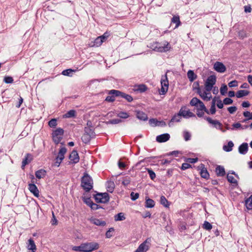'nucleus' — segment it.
<instances>
[{"label":"nucleus","mask_w":252,"mask_h":252,"mask_svg":"<svg viewBox=\"0 0 252 252\" xmlns=\"http://www.w3.org/2000/svg\"><path fill=\"white\" fill-rule=\"evenodd\" d=\"M117 116L120 118L126 119L129 117V115L126 112L121 111L117 114Z\"/></svg>","instance_id":"obj_40"},{"label":"nucleus","mask_w":252,"mask_h":252,"mask_svg":"<svg viewBox=\"0 0 252 252\" xmlns=\"http://www.w3.org/2000/svg\"><path fill=\"white\" fill-rule=\"evenodd\" d=\"M103 42V40L101 39V37L99 36L97 37L95 39L94 42V44L92 45L93 46H95L96 47H98L100 46L102 43Z\"/></svg>","instance_id":"obj_38"},{"label":"nucleus","mask_w":252,"mask_h":252,"mask_svg":"<svg viewBox=\"0 0 252 252\" xmlns=\"http://www.w3.org/2000/svg\"><path fill=\"white\" fill-rule=\"evenodd\" d=\"M32 160V156L31 154H27L24 158H23L21 168L24 169L25 166L30 163Z\"/></svg>","instance_id":"obj_14"},{"label":"nucleus","mask_w":252,"mask_h":252,"mask_svg":"<svg viewBox=\"0 0 252 252\" xmlns=\"http://www.w3.org/2000/svg\"><path fill=\"white\" fill-rule=\"evenodd\" d=\"M158 121L156 119H150L149 121L150 125L152 126H156L158 125Z\"/></svg>","instance_id":"obj_48"},{"label":"nucleus","mask_w":252,"mask_h":252,"mask_svg":"<svg viewBox=\"0 0 252 252\" xmlns=\"http://www.w3.org/2000/svg\"><path fill=\"white\" fill-rule=\"evenodd\" d=\"M122 122V121L121 119H114L110 120L109 121H107L106 122V124H107L115 125V124H119V123H121Z\"/></svg>","instance_id":"obj_43"},{"label":"nucleus","mask_w":252,"mask_h":252,"mask_svg":"<svg viewBox=\"0 0 252 252\" xmlns=\"http://www.w3.org/2000/svg\"><path fill=\"white\" fill-rule=\"evenodd\" d=\"M216 174L218 176L222 177L225 174V170L223 166L220 165H218L216 168Z\"/></svg>","instance_id":"obj_21"},{"label":"nucleus","mask_w":252,"mask_h":252,"mask_svg":"<svg viewBox=\"0 0 252 252\" xmlns=\"http://www.w3.org/2000/svg\"><path fill=\"white\" fill-rule=\"evenodd\" d=\"M166 44L162 45L161 43L158 42H154L151 44L150 48L157 52H166L169 50L170 47L169 46L168 42H166Z\"/></svg>","instance_id":"obj_2"},{"label":"nucleus","mask_w":252,"mask_h":252,"mask_svg":"<svg viewBox=\"0 0 252 252\" xmlns=\"http://www.w3.org/2000/svg\"><path fill=\"white\" fill-rule=\"evenodd\" d=\"M76 111L74 110H70L63 115V118H73L75 116Z\"/></svg>","instance_id":"obj_34"},{"label":"nucleus","mask_w":252,"mask_h":252,"mask_svg":"<svg viewBox=\"0 0 252 252\" xmlns=\"http://www.w3.org/2000/svg\"><path fill=\"white\" fill-rule=\"evenodd\" d=\"M181 115H180V111L179 113L175 115L171 119V120L170 121L168 125L169 126H171L172 125V123L174 122H179L180 121Z\"/></svg>","instance_id":"obj_28"},{"label":"nucleus","mask_w":252,"mask_h":252,"mask_svg":"<svg viewBox=\"0 0 252 252\" xmlns=\"http://www.w3.org/2000/svg\"><path fill=\"white\" fill-rule=\"evenodd\" d=\"M121 98H125L128 102H131L133 100L132 96L129 94L122 93Z\"/></svg>","instance_id":"obj_44"},{"label":"nucleus","mask_w":252,"mask_h":252,"mask_svg":"<svg viewBox=\"0 0 252 252\" xmlns=\"http://www.w3.org/2000/svg\"><path fill=\"white\" fill-rule=\"evenodd\" d=\"M238 86V82L236 80H233L228 83V86L230 88L237 87Z\"/></svg>","instance_id":"obj_61"},{"label":"nucleus","mask_w":252,"mask_h":252,"mask_svg":"<svg viewBox=\"0 0 252 252\" xmlns=\"http://www.w3.org/2000/svg\"><path fill=\"white\" fill-rule=\"evenodd\" d=\"M227 179L228 181L232 184H238V182L236 180L232 175H229V174L227 175Z\"/></svg>","instance_id":"obj_46"},{"label":"nucleus","mask_w":252,"mask_h":252,"mask_svg":"<svg viewBox=\"0 0 252 252\" xmlns=\"http://www.w3.org/2000/svg\"><path fill=\"white\" fill-rule=\"evenodd\" d=\"M216 82V76L214 75L209 76L207 78L205 83V89L206 91L210 92L212 90L213 88V86L215 84Z\"/></svg>","instance_id":"obj_4"},{"label":"nucleus","mask_w":252,"mask_h":252,"mask_svg":"<svg viewBox=\"0 0 252 252\" xmlns=\"http://www.w3.org/2000/svg\"><path fill=\"white\" fill-rule=\"evenodd\" d=\"M214 69L218 72L223 73L226 71V67L221 62H217L214 64Z\"/></svg>","instance_id":"obj_10"},{"label":"nucleus","mask_w":252,"mask_h":252,"mask_svg":"<svg viewBox=\"0 0 252 252\" xmlns=\"http://www.w3.org/2000/svg\"><path fill=\"white\" fill-rule=\"evenodd\" d=\"M3 81L6 84H10L13 83V79L11 76H6L4 77Z\"/></svg>","instance_id":"obj_54"},{"label":"nucleus","mask_w":252,"mask_h":252,"mask_svg":"<svg viewBox=\"0 0 252 252\" xmlns=\"http://www.w3.org/2000/svg\"><path fill=\"white\" fill-rule=\"evenodd\" d=\"M191 167V165L188 163H183L182 165L181 169L183 170L187 169Z\"/></svg>","instance_id":"obj_64"},{"label":"nucleus","mask_w":252,"mask_h":252,"mask_svg":"<svg viewBox=\"0 0 252 252\" xmlns=\"http://www.w3.org/2000/svg\"><path fill=\"white\" fill-rule=\"evenodd\" d=\"M198 168L201 170L200 174L201 177L206 179H208L209 177V174L206 168L204 167V165L203 164H201Z\"/></svg>","instance_id":"obj_16"},{"label":"nucleus","mask_w":252,"mask_h":252,"mask_svg":"<svg viewBox=\"0 0 252 252\" xmlns=\"http://www.w3.org/2000/svg\"><path fill=\"white\" fill-rule=\"evenodd\" d=\"M204 119L206 120L209 124L213 125L214 127L217 129L224 132L225 130L222 129V125L218 120H212L210 117H204Z\"/></svg>","instance_id":"obj_9"},{"label":"nucleus","mask_w":252,"mask_h":252,"mask_svg":"<svg viewBox=\"0 0 252 252\" xmlns=\"http://www.w3.org/2000/svg\"><path fill=\"white\" fill-rule=\"evenodd\" d=\"M179 111L180 115H181V116H183L185 118L195 117V115L189 110L187 111L183 110V108H181Z\"/></svg>","instance_id":"obj_17"},{"label":"nucleus","mask_w":252,"mask_h":252,"mask_svg":"<svg viewBox=\"0 0 252 252\" xmlns=\"http://www.w3.org/2000/svg\"><path fill=\"white\" fill-rule=\"evenodd\" d=\"M83 252H91L99 248V245L95 242L85 243L82 244Z\"/></svg>","instance_id":"obj_3"},{"label":"nucleus","mask_w":252,"mask_h":252,"mask_svg":"<svg viewBox=\"0 0 252 252\" xmlns=\"http://www.w3.org/2000/svg\"><path fill=\"white\" fill-rule=\"evenodd\" d=\"M69 158L72 163H77L79 161V157L77 152L75 150L72 151L69 155Z\"/></svg>","instance_id":"obj_13"},{"label":"nucleus","mask_w":252,"mask_h":252,"mask_svg":"<svg viewBox=\"0 0 252 252\" xmlns=\"http://www.w3.org/2000/svg\"><path fill=\"white\" fill-rule=\"evenodd\" d=\"M46 174V171L44 169H40L37 170L35 173V175L38 179L43 178L45 176Z\"/></svg>","instance_id":"obj_24"},{"label":"nucleus","mask_w":252,"mask_h":252,"mask_svg":"<svg viewBox=\"0 0 252 252\" xmlns=\"http://www.w3.org/2000/svg\"><path fill=\"white\" fill-rule=\"evenodd\" d=\"M197 109L199 110H206V107L203 102L200 101V102L199 103V104L196 106Z\"/></svg>","instance_id":"obj_60"},{"label":"nucleus","mask_w":252,"mask_h":252,"mask_svg":"<svg viewBox=\"0 0 252 252\" xmlns=\"http://www.w3.org/2000/svg\"><path fill=\"white\" fill-rule=\"evenodd\" d=\"M136 116L137 119L141 121H146L148 119L147 115L143 111H136Z\"/></svg>","instance_id":"obj_19"},{"label":"nucleus","mask_w":252,"mask_h":252,"mask_svg":"<svg viewBox=\"0 0 252 252\" xmlns=\"http://www.w3.org/2000/svg\"><path fill=\"white\" fill-rule=\"evenodd\" d=\"M145 169L148 171L151 180H154L156 177L155 173L150 168H146Z\"/></svg>","instance_id":"obj_41"},{"label":"nucleus","mask_w":252,"mask_h":252,"mask_svg":"<svg viewBox=\"0 0 252 252\" xmlns=\"http://www.w3.org/2000/svg\"><path fill=\"white\" fill-rule=\"evenodd\" d=\"M223 103L225 105H229L233 103V100L230 98H225L223 100Z\"/></svg>","instance_id":"obj_57"},{"label":"nucleus","mask_w":252,"mask_h":252,"mask_svg":"<svg viewBox=\"0 0 252 252\" xmlns=\"http://www.w3.org/2000/svg\"><path fill=\"white\" fill-rule=\"evenodd\" d=\"M29 189L31 193H32L34 196L36 197H38L39 196V191L36 186V185L33 183H31L29 184Z\"/></svg>","instance_id":"obj_12"},{"label":"nucleus","mask_w":252,"mask_h":252,"mask_svg":"<svg viewBox=\"0 0 252 252\" xmlns=\"http://www.w3.org/2000/svg\"><path fill=\"white\" fill-rule=\"evenodd\" d=\"M106 187L108 191L111 193L113 192L115 189V184L114 182L111 181L107 182Z\"/></svg>","instance_id":"obj_23"},{"label":"nucleus","mask_w":252,"mask_h":252,"mask_svg":"<svg viewBox=\"0 0 252 252\" xmlns=\"http://www.w3.org/2000/svg\"><path fill=\"white\" fill-rule=\"evenodd\" d=\"M184 139L186 141H188L190 139L191 134L188 131H184L183 132Z\"/></svg>","instance_id":"obj_45"},{"label":"nucleus","mask_w":252,"mask_h":252,"mask_svg":"<svg viewBox=\"0 0 252 252\" xmlns=\"http://www.w3.org/2000/svg\"><path fill=\"white\" fill-rule=\"evenodd\" d=\"M216 112V109L215 104H214V103H213V104H211V108L210 109V112L211 114L214 115L215 114Z\"/></svg>","instance_id":"obj_62"},{"label":"nucleus","mask_w":252,"mask_h":252,"mask_svg":"<svg viewBox=\"0 0 252 252\" xmlns=\"http://www.w3.org/2000/svg\"><path fill=\"white\" fill-rule=\"evenodd\" d=\"M249 94V92L247 90H239L236 94V96L237 98H241L245 96H247Z\"/></svg>","instance_id":"obj_30"},{"label":"nucleus","mask_w":252,"mask_h":252,"mask_svg":"<svg viewBox=\"0 0 252 252\" xmlns=\"http://www.w3.org/2000/svg\"><path fill=\"white\" fill-rule=\"evenodd\" d=\"M114 231V229L112 227L109 228V229L107 231L105 234V236L107 238H110L112 236L111 232Z\"/></svg>","instance_id":"obj_56"},{"label":"nucleus","mask_w":252,"mask_h":252,"mask_svg":"<svg viewBox=\"0 0 252 252\" xmlns=\"http://www.w3.org/2000/svg\"><path fill=\"white\" fill-rule=\"evenodd\" d=\"M83 200L84 202L89 207H91L92 204L93 203L91 198L90 197H83Z\"/></svg>","instance_id":"obj_53"},{"label":"nucleus","mask_w":252,"mask_h":252,"mask_svg":"<svg viewBox=\"0 0 252 252\" xmlns=\"http://www.w3.org/2000/svg\"><path fill=\"white\" fill-rule=\"evenodd\" d=\"M200 100L198 99L197 97H193L191 99V100L190 101V104L191 106H196L199 104V103L200 102Z\"/></svg>","instance_id":"obj_42"},{"label":"nucleus","mask_w":252,"mask_h":252,"mask_svg":"<svg viewBox=\"0 0 252 252\" xmlns=\"http://www.w3.org/2000/svg\"><path fill=\"white\" fill-rule=\"evenodd\" d=\"M234 146V144L232 141H230L228 142L227 145H224L223 146V150L227 152H229L232 150V148Z\"/></svg>","instance_id":"obj_25"},{"label":"nucleus","mask_w":252,"mask_h":252,"mask_svg":"<svg viewBox=\"0 0 252 252\" xmlns=\"http://www.w3.org/2000/svg\"><path fill=\"white\" fill-rule=\"evenodd\" d=\"M66 152V149L65 147H62L60 149L58 155L57 157L58 158V160H60V161H62L64 158V154Z\"/></svg>","instance_id":"obj_20"},{"label":"nucleus","mask_w":252,"mask_h":252,"mask_svg":"<svg viewBox=\"0 0 252 252\" xmlns=\"http://www.w3.org/2000/svg\"><path fill=\"white\" fill-rule=\"evenodd\" d=\"M28 242V249L30 250H32V252H34L36 248L34 241L32 239H30Z\"/></svg>","instance_id":"obj_29"},{"label":"nucleus","mask_w":252,"mask_h":252,"mask_svg":"<svg viewBox=\"0 0 252 252\" xmlns=\"http://www.w3.org/2000/svg\"><path fill=\"white\" fill-rule=\"evenodd\" d=\"M139 193L131 192L130 193L131 199L132 200L134 201L139 197Z\"/></svg>","instance_id":"obj_58"},{"label":"nucleus","mask_w":252,"mask_h":252,"mask_svg":"<svg viewBox=\"0 0 252 252\" xmlns=\"http://www.w3.org/2000/svg\"><path fill=\"white\" fill-rule=\"evenodd\" d=\"M171 23H175L176 24L175 29L178 28L179 26H180L181 24V23L180 20L179 16L178 15L173 16V17L171 19Z\"/></svg>","instance_id":"obj_27"},{"label":"nucleus","mask_w":252,"mask_h":252,"mask_svg":"<svg viewBox=\"0 0 252 252\" xmlns=\"http://www.w3.org/2000/svg\"><path fill=\"white\" fill-rule=\"evenodd\" d=\"M92 138L91 136H89L88 134L85 133H84L81 137L83 142L85 144L88 143Z\"/></svg>","instance_id":"obj_37"},{"label":"nucleus","mask_w":252,"mask_h":252,"mask_svg":"<svg viewBox=\"0 0 252 252\" xmlns=\"http://www.w3.org/2000/svg\"><path fill=\"white\" fill-rule=\"evenodd\" d=\"M85 133L87 134L89 136H91L92 138L94 136V131L89 127L85 128Z\"/></svg>","instance_id":"obj_49"},{"label":"nucleus","mask_w":252,"mask_h":252,"mask_svg":"<svg viewBox=\"0 0 252 252\" xmlns=\"http://www.w3.org/2000/svg\"><path fill=\"white\" fill-rule=\"evenodd\" d=\"M130 178L129 177H126L124 179L122 182V184L125 186H126L130 184Z\"/></svg>","instance_id":"obj_55"},{"label":"nucleus","mask_w":252,"mask_h":252,"mask_svg":"<svg viewBox=\"0 0 252 252\" xmlns=\"http://www.w3.org/2000/svg\"><path fill=\"white\" fill-rule=\"evenodd\" d=\"M160 203L161 204L163 205L164 207L166 208H168L169 206V201L166 199L165 197L164 196L162 195L160 197Z\"/></svg>","instance_id":"obj_32"},{"label":"nucleus","mask_w":252,"mask_h":252,"mask_svg":"<svg viewBox=\"0 0 252 252\" xmlns=\"http://www.w3.org/2000/svg\"><path fill=\"white\" fill-rule=\"evenodd\" d=\"M147 89V87L146 85L141 84L138 86L137 90L139 91L140 93H142L145 92Z\"/></svg>","instance_id":"obj_50"},{"label":"nucleus","mask_w":252,"mask_h":252,"mask_svg":"<svg viewBox=\"0 0 252 252\" xmlns=\"http://www.w3.org/2000/svg\"><path fill=\"white\" fill-rule=\"evenodd\" d=\"M63 134V130L61 128H58L53 132V140L55 143L58 144L60 142Z\"/></svg>","instance_id":"obj_8"},{"label":"nucleus","mask_w":252,"mask_h":252,"mask_svg":"<svg viewBox=\"0 0 252 252\" xmlns=\"http://www.w3.org/2000/svg\"><path fill=\"white\" fill-rule=\"evenodd\" d=\"M90 221L91 223L94 224L97 226H104L106 225V223L105 221L101 219L92 218L90 219Z\"/></svg>","instance_id":"obj_15"},{"label":"nucleus","mask_w":252,"mask_h":252,"mask_svg":"<svg viewBox=\"0 0 252 252\" xmlns=\"http://www.w3.org/2000/svg\"><path fill=\"white\" fill-rule=\"evenodd\" d=\"M151 239L148 238L141 243L134 252H146L149 250L151 245Z\"/></svg>","instance_id":"obj_6"},{"label":"nucleus","mask_w":252,"mask_h":252,"mask_svg":"<svg viewBox=\"0 0 252 252\" xmlns=\"http://www.w3.org/2000/svg\"><path fill=\"white\" fill-rule=\"evenodd\" d=\"M227 91V87L226 85H222L220 88V93L221 95H224L225 94Z\"/></svg>","instance_id":"obj_51"},{"label":"nucleus","mask_w":252,"mask_h":252,"mask_svg":"<svg viewBox=\"0 0 252 252\" xmlns=\"http://www.w3.org/2000/svg\"><path fill=\"white\" fill-rule=\"evenodd\" d=\"M161 83V89H160V94H164L168 91L169 83L166 74L164 75H162L160 80Z\"/></svg>","instance_id":"obj_7"},{"label":"nucleus","mask_w":252,"mask_h":252,"mask_svg":"<svg viewBox=\"0 0 252 252\" xmlns=\"http://www.w3.org/2000/svg\"><path fill=\"white\" fill-rule=\"evenodd\" d=\"M81 187L86 192H89L93 188V181L92 177L86 172L84 173L81 179Z\"/></svg>","instance_id":"obj_1"},{"label":"nucleus","mask_w":252,"mask_h":252,"mask_svg":"<svg viewBox=\"0 0 252 252\" xmlns=\"http://www.w3.org/2000/svg\"><path fill=\"white\" fill-rule=\"evenodd\" d=\"M245 205L247 209L252 210V197L250 196L245 201Z\"/></svg>","instance_id":"obj_31"},{"label":"nucleus","mask_w":252,"mask_h":252,"mask_svg":"<svg viewBox=\"0 0 252 252\" xmlns=\"http://www.w3.org/2000/svg\"><path fill=\"white\" fill-rule=\"evenodd\" d=\"M201 97L204 100L209 101L210 100L212 96L211 94L208 92H203L202 94H200Z\"/></svg>","instance_id":"obj_35"},{"label":"nucleus","mask_w":252,"mask_h":252,"mask_svg":"<svg viewBox=\"0 0 252 252\" xmlns=\"http://www.w3.org/2000/svg\"><path fill=\"white\" fill-rule=\"evenodd\" d=\"M72 249L76 252H83V251L82 250V244L79 246H73Z\"/></svg>","instance_id":"obj_59"},{"label":"nucleus","mask_w":252,"mask_h":252,"mask_svg":"<svg viewBox=\"0 0 252 252\" xmlns=\"http://www.w3.org/2000/svg\"><path fill=\"white\" fill-rule=\"evenodd\" d=\"M94 198L97 203H105L109 200V195L106 192L97 193L94 195Z\"/></svg>","instance_id":"obj_5"},{"label":"nucleus","mask_w":252,"mask_h":252,"mask_svg":"<svg viewBox=\"0 0 252 252\" xmlns=\"http://www.w3.org/2000/svg\"><path fill=\"white\" fill-rule=\"evenodd\" d=\"M122 93L123 92H121L118 90H111L109 92V94L112 95L114 97L115 96H119L121 97Z\"/></svg>","instance_id":"obj_36"},{"label":"nucleus","mask_w":252,"mask_h":252,"mask_svg":"<svg viewBox=\"0 0 252 252\" xmlns=\"http://www.w3.org/2000/svg\"><path fill=\"white\" fill-rule=\"evenodd\" d=\"M204 229L207 230H210L212 228V224L207 221H205L203 225Z\"/></svg>","instance_id":"obj_47"},{"label":"nucleus","mask_w":252,"mask_h":252,"mask_svg":"<svg viewBox=\"0 0 252 252\" xmlns=\"http://www.w3.org/2000/svg\"><path fill=\"white\" fill-rule=\"evenodd\" d=\"M170 138V134L166 133L158 135L156 137V141L158 143H163L169 140Z\"/></svg>","instance_id":"obj_11"},{"label":"nucleus","mask_w":252,"mask_h":252,"mask_svg":"<svg viewBox=\"0 0 252 252\" xmlns=\"http://www.w3.org/2000/svg\"><path fill=\"white\" fill-rule=\"evenodd\" d=\"M187 76L190 82H193L197 78V75L194 73L193 71L191 70L188 71Z\"/></svg>","instance_id":"obj_26"},{"label":"nucleus","mask_w":252,"mask_h":252,"mask_svg":"<svg viewBox=\"0 0 252 252\" xmlns=\"http://www.w3.org/2000/svg\"><path fill=\"white\" fill-rule=\"evenodd\" d=\"M155 205V201L149 198L146 197L145 203V207L147 208H153Z\"/></svg>","instance_id":"obj_22"},{"label":"nucleus","mask_w":252,"mask_h":252,"mask_svg":"<svg viewBox=\"0 0 252 252\" xmlns=\"http://www.w3.org/2000/svg\"><path fill=\"white\" fill-rule=\"evenodd\" d=\"M48 125L51 127H55L57 125V120L52 119L48 122Z\"/></svg>","instance_id":"obj_52"},{"label":"nucleus","mask_w":252,"mask_h":252,"mask_svg":"<svg viewBox=\"0 0 252 252\" xmlns=\"http://www.w3.org/2000/svg\"><path fill=\"white\" fill-rule=\"evenodd\" d=\"M237 108L236 106H231L227 108V110L229 113L233 114L236 110Z\"/></svg>","instance_id":"obj_63"},{"label":"nucleus","mask_w":252,"mask_h":252,"mask_svg":"<svg viewBox=\"0 0 252 252\" xmlns=\"http://www.w3.org/2000/svg\"><path fill=\"white\" fill-rule=\"evenodd\" d=\"M248 144L247 143H243L238 148V151L240 154L245 155L248 151Z\"/></svg>","instance_id":"obj_18"},{"label":"nucleus","mask_w":252,"mask_h":252,"mask_svg":"<svg viewBox=\"0 0 252 252\" xmlns=\"http://www.w3.org/2000/svg\"><path fill=\"white\" fill-rule=\"evenodd\" d=\"M115 221H122L126 219L125 214L123 213H119L114 217Z\"/></svg>","instance_id":"obj_33"},{"label":"nucleus","mask_w":252,"mask_h":252,"mask_svg":"<svg viewBox=\"0 0 252 252\" xmlns=\"http://www.w3.org/2000/svg\"><path fill=\"white\" fill-rule=\"evenodd\" d=\"M75 71V70L72 69H67L62 71V74L64 76H71L73 72Z\"/></svg>","instance_id":"obj_39"}]
</instances>
